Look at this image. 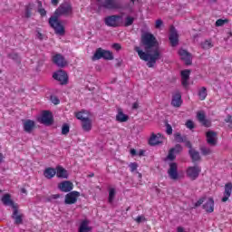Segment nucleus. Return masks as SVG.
Returning a JSON list of instances; mask_svg holds the SVG:
<instances>
[{
  "mask_svg": "<svg viewBox=\"0 0 232 232\" xmlns=\"http://www.w3.org/2000/svg\"><path fill=\"white\" fill-rule=\"evenodd\" d=\"M130 119V116L124 114L122 111V109H118V113L116 115V121L118 122H127V121Z\"/></svg>",
  "mask_w": 232,
  "mask_h": 232,
  "instance_id": "26",
  "label": "nucleus"
},
{
  "mask_svg": "<svg viewBox=\"0 0 232 232\" xmlns=\"http://www.w3.org/2000/svg\"><path fill=\"white\" fill-rule=\"evenodd\" d=\"M133 23H135V17L127 15L125 17L123 26H125V27L131 26V24H133Z\"/></svg>",
  "mask_w": 232,
  "mask_h": 232,
  "instance_id": "32",
  "label": "nucleus"
},
{
  "mask_svg": "<svg viewBox=\"0 0 232 232\" xmlns=\"http://www.w3.org/2000/svg\"><path fill=\"white\" fill-rule=\"evenodd\" d=\"M191 73L190 70H184L181 71V84L182 86H184L185 88H187V86L189 85V75Z\"/></svg>",
  "mask_w": 232,
  "mask_h": 232,
  "instance_id": "18",
  "label": "nucleus"
},
{
  "mask_svg": "<svg viewBox=\"0 0 232 232\" xmlns=\"http://www.w3.org/2000/svg\"><path fill=\"white\" fill-rule=\"evenodd\" d=\"M207 142L209 146H217V132L213 130H208L206 134Z\"/></svg>",
  "mask_w": 232,
  "mask_h": 232,
  "instance_id": "15",
  "label": "nucleus"
},
{
  "mask_svg": "<svg viewBox=\"0 0 232 232\" xmlns=\"http://www.w3.org/2000/svg\"><path fill=\"white\" fill-rule=\"evenodd\" d=\"M115 198V188H111L109 191V202L111 204Z\"/></svg>",
  "mask_w": 232,
  "mask_h": 232,
  "instance_id": "38",
  "label": "nucleus"
},
{
  "mask_svg": "<svg viewBox=\"0 0 232 232\" xmlns=\"http://www.w3.org/2000/svg\"><path fill=\"white\" fill-rule=\"evenodd\" d=\"M179 54L180 56V59L184 61L187 66H189L191 64V53L189 52H188L187 50L181 49L179 51Z\"/></svg>",
  "mask_w": 232,
  "mask_h": 232,
  "instance_id": "13",
  "label": "nucleus"
},
{
  "mask_svg": "<svg viewBox=\"0 0 232 232\" xmlns=\"http://www.w3.org/2000/svg\"><path fill=\"white\" fill-rule=\"evenodd\" d=\"M41 122L46 126L53 124V117L52 116V112L49 111H44L42 115Z\"/></svg>",
  "mask_w": 232,
  "mask_h": 232,
  "instance_id": "11",
  "label": "nucleus"
},
{
  "mask_svg": "<svg viewBox=\"0 0 232 232\" xmlns=\"http://www.w3.org/2000/svg\"><path fill=\"white\" fill-rule=\"evenodd\" d=\"M177 231H178V232H185V231H184V227H177Z\"/></svg>",
  "mask_w": 232,
  "mask_h": 232,
  "instance_id": "59",
  "label": "nucleus"
},
{
  "mask_svg": "<svg viewBox=\"0 0 232 232\" xmlns=\"http://www.w3.org/2000/svg\"><path fill=\"white\" fill-rule=\"evenodd\" d=\"M197 118L202 126H205V128H211V121L206 119V114L204 112H198Z\"/></svg>",
  "mask_w": 232,
  "mask_h": 232,
  "instance_id": "14",
  "label": "nucleus"
},
{
  "mask_svg": "<svg viewBox=\"0 0 232 232\" xmlns=\"http://www.w3.org/2000/svg\"><path fill=\"white\" fill-rule=\"evenodd\" d=\"M186 127L188 128V130H193L195 128V123L191 120H188L186 122Z\"/></svg>",
  "mask_w": 232,
  "mask_h": 232,
  "instance_id": "41",
  "label": "nucleus"
},
{
  "mask_svg": "<svg viewBox=\"0 0 232 232\" xmlns=\"http://www.w3.org/2000/svg\"><path fill=\"white\" fill-rule=\"evenodd\" d=\"M57 173V170H55V169L53 168H47L45 169V170L44 171V175L45 177V179H53L55 177Z\"/></svg>",
  "mask_w": 232,
  "mask_h": 232,
  "instance_id": "28",
  "label": "nucleus"
},
{
  "mask_svg": "<svg viewBox=\"0 0 232 232\" xmlns=\"http://www.w3.org/2000/svg\"><path fill=\"white\" fill-rule=\"evenodd\" d=\"M53 77L55 81H59L61 84H66L68 82V74H66V72L64 71L54 72Z\"/></svg>",
  "mask_w": 232,
  "mask_h": 232,
  "instance_id": "10",
  "label": "nucleus"
},
{
  "mask_svg": "<svg viewBox=\"0 0 232 232\" xmlns=\"http://www.w3.org/2000/svg\"><path fill=\"white\" fill-rule=\"evenodd\" d=\"M75 117H76V119H78V121H83L84 120L88 119V118L82 116V112L76 113Z\"/></svg>",
  "mask_w": 232,
  "mask_h": 232,
  "instance_id": "47",
  "label": "nucleus"
},
{
  "mask_svg": "<svg viewBox=\"0 0 232 232\" xmlns=\"http://www.w3.org/2000/svg\"><path fill=\"white\" fill-rule=\"evenodd\" d=\"M92 61H99V59H105V61H113V53L98 48L92 57Z\"/></svg>",
  "mask_w": 232,
  "mask_h": 232,
  "instance_id": "4",
  "label": "nucleus"
},
{
  "mask_svg": "<svg viewBox=\"0 0 232 232\" xmlns=\"http://www.w3.org/2000/svg\"><path fill=\"white\" fill-rule=\"evenodd\" d=\"M185 143V146L187 148H188L189 150H194L193 146L191 145V141L188 140L187 138L185 139V141H183Z\"/></svg>",
  "mask_w": 232,
  "mask_h": 232,
  "instance_id": "50",
  "label": "nucleus"
},
{
  "mask_svg": "<svg viewBox=\"0 0 232 232\" xmlns=\"http://www.w3.org/2000/svg\"><path fill=\"white\" fill-rule=\"evenodd\" d=\"M2 202L5 206H11L13 209H15V208H17V205H15L12 200L10 194L4 195L2 198Z\"/></svg>",
  "mask_w": 232,
  "mask_h": 232,
  "instance_id": "23",
  "label": "nucleus"
},
{
  "mask_svg": "<svg viewBox=\"0 0 232 232\" xmlns=\"http://www.w3.org/2000/svg\"><path fill=\"white\" fill-rule=\"evenodd\" d=\"M225 122H227V124H232V116L230 114L227 116V118L225 119Z\"/></svg>",
  "mask_w": 232,
  "mask_h": 232,
  "instance_id": "53",
  "label": "nucleus"
},
{
  "mask_svg": "<svg viewBox=\"0 0 232 232\" xmlns=\"http://www.w3.org/2000/svg\"><path fill=\"white\" fill-rule=\"evenodd\" d=\"M169 40L170 41L171 46H177L179 44V33H177V29L174 26L170 27Z\"/></svg>",
  "mask_w": 232,
  "mask_h": 232,
  "instance_id": "12",
  "label": "nucleus"
},
{
  "mask_svg": "<svg viewBox=\"0 0 232 232\" xmlns=\"http://www.w3.org/2000/svg\"><path fill=\"white\" fill-rule=\"evenodd\" d=\"M36 37H37V39H40V41H43V34L38 32L36 34Z\"/></svg>",
  "mask_w": 232,
  "mask_h": 232,
  "instance_id": "58",
  "label": "nucleus"
},
{
  "mask_svg": "<svg viewBox=\"0 0 232 232\" xmlns=\"http://www.w3.org/2000/svg\"><path fill=\"white\" fill-rule=\"evenodd\" d=\"M51 102H53V104H59V102H61V101L59 100V98L57 96H51Z\"/></svg>",
  "mask_w": 232,
  "mask_h": 232,
  "instance_id": "45",
  "label": "nucleus"
},
{
  "mask_svg": "<svg viewBox=\"0 0 232 232\" xmlns=\"http://www.w3.org/2000/svg\"><path fill=\"white\" fill-rule=\"evenodd\" d=\"M71 15H73V6L70 2H63L55 10L53 16L49 18V24L57 35L64 34V26L61 24L59 17H70Z\"/></svg>",
  "mask_w": 232,
  "mask_h": 232,
  "instance_id": "2",
  "label": "nucleus"
},
{
  "mask_svg": "<svg viewBox=\"0 0 232 232\" xmlns=\"http://www.w3.org/2000/svg\"><path fill=\"white\" fill-rule=\"evenodd\" d=\"M130 154L137 155V150L135 149L130 150Z\"/></svg>",
  "mask_w": 232,
  "mask_h": 232,
  "instance_id": "60",
  "label": "nucleus"
},
{
  "mask_svg": "<svg viewBox=\"0 0 232 232\" xmlns=\"http://www.w3.org/2000/svg\"><path fill=\"white\" fill-rule=\"evenodd\" d=\"M146 220L147 219L144 216H138L135 222H137V224H140L141 222H146Z\"/></svg>",
  "mask_w": 232,
  "mask_h": 232,
  "instance_id": "44",
  "label": "nucleus"
},
{
  "mask_svg": "<svg viewBox=\"0 0 232 232\" xmlns=\"http://www.w3.org/2000/svg\"><path fill=\"white\" fill-rule=\"evenodd\" d=\"M58 188L63 193H70L73 189V183L72 181H63L59 184Z\"/></svg>",
  "mask_w": 232,
  "mask_h": 232,
  "instance_id": "16",
  "label": "nucleus"
},
{
  "mask_svg": "<svg viewBox=\"0 0 232 232\" xmlns=\"http://www.w3.org/2000/svg\"><path fill=\"white\" fill-rule=\"evenodd\" d=\"M37 4H38V6H39L40 8L43 6V2L38 1Z\"/></svg>",
  "mask_w": 232,
  "mask_h": 232,
  "instance_id": "64",
  "label": "nucleus"
},
{
  "mask_svg": "<svg viewBox=\"0 0 232 232\" xmlns=\"http://www.w3.org/2000/svg\"><path fill=\"white\" fill-rule=\"evenodd\" d=\"M21 193H24L26 195V193H27L26 188H21Z\"/></svg>",
  "mask_w": 232,
  "mask_h": 232,
  "instance_id": "62",
  "label": "nucleus"
},
{
  "mask_svg": "<svg viewBox=\"0 0 232 232\" xmlns=\"http://www.w3.org/2000/svg\"><path fill=\"white\" fill-rule=\"evenodd\" d=\"M51 3L53 6H57L59 5V0H51Z\"/></svg>",
  "mask_w": 232,
  "mask_h": 232,
  "instance_id": "57",
  "label": "nucleus"
},
{
  "mask_svg": "<svg viewBox=\"0 0 232 232\" xmlns=\"http://www.w3.org/2000/svg\"><path fill=\"white\" fill-rule=\"evenodd\" d=\"M70 133V125L64 123L62 126V135H68Z\"/></svg>",
  "mask_w": 232,
  "mask_h": 232,
  "instance_id": "37",
  "label": "nucleus"
},
{
  "mask_svg": "<svg viewBox=\"0 0 232 232\" xmlns=\"http://www.w3.org/2000/svg\"><path fill=\"white\" fill-rule=\"evenodd\" d=\"M121 19H122V16L119 14L108 15L104 18V23L106 26L111 28H119L121 26Z\"/></svg>",
  "mask_w": 232,
  "mask_h": 232,
  "instance_id": "5",
  "label": "nucleus"
},
{
  "mask_svg": "<svg viewBox=\"0 0 232 232\" xmlns=\"http://www.w3.org/2000/svg\"><path fill=\"white\" fill-rule=\"evenodd\" d=\"M173 153H175V152L171 151V150H170L169 153L168 155V159H169V160H175V155Z\"/></svg>",
  "mask_w": 232,
  "mask_h": 232,
  "instance_id": "52",
  "label": "nucleus"
},
{
  "mask_svg": "<svg viewBox=\"0 0 232 232\" xmlns=\"http://www.w3.org/2000/svg\"><path fill=\"white\" fill-rule=\"evenodd\" d=\"M169 168L168 169V175L171 180H179V165L175 162H170L169 164Z\"/></svg>",
  "mask_w": 232,
  "mask_h": 232,
  "instance_id": "7",
  "label": "nucleus"
},
{
  "mask_svg": "<svg viewBox=\"0 0 232 232\" xmlns=\"http://www.w3.org/2000/svg\"><path fill=\"white\" fill-rule=\"evenodd\" d=\"M188 155H190V159L192 162H198V160H201L200 158V152L198 150H188Z\"/></svg>",
  "mask_w": 232,
  "mask_h": 232,
  "instance_id": "27",
  "label": "nucleus"
},
{
  "mask_svg": "<svg viewBox=\"0 0 232 232\" xmlns=\"http://www.w3.org/2000/svg\"><path fill=\"white\" fill-rule=\"evenodd\" d=\"M34 128H35V121L32 120H26L24 121V131H25V133H32Z\"/></svg>",
  "mask_w": 232,
  "mask_h": 232,
  "instance_id": "20",
  "label": "nucleus"
},
{
  "mask_svg": "<svg viewBox=\"0 0 232 232\" xmlns=\"http://www.w3.org/2000/svg\"><path fill=\"white\" fill-rule=\"evenodd\" d=\"M129 168L130 169L131 173H133V171H137V168H139V164L137 162H131L129 164Z\"/></svg>",
  "mask_w": 232,
  "mask_h": 232,
  "instance_id": "39",
  "label": "nucleus"
},
{
  "mask_svg": "<svg viewBox=\"0 0 232 232\" xmlns=\"http://www.w3.org/2000/svg\"><path fill=\"white\" fill-rule=\"evenodd\" d=\"M112 48L116 50V52H119L120 50H121L122 46H121L120 44H113Z\"/></svg>",
  "mask_w": 232,
  "mask_h": 232,
  "instance_id": "51",
  "label": "nucleus"
},
{
  "mask_svg": "<svg viewBox=\"0 0 232 232\" xmlns=\"http://www.w3.org/2000/svg\"><path fill=\"white\" fill-rule=\"evenodd\" d=\"M53 63L56 64L58 68H64V66L68 64V62H66V59H64V56L61 53H56L53 56Z\"/></svg>",
  "mask_w": 232,
  "mask_h": 232,
  "instance_id": "8",
  "label": "nucleus"
},
{
  "mask_svg": "<svg viewBox=\"0 0 232 232\" xmlns=\"http://www.w3.org/2000/svg\"><path fill=\"white\" fill-rule=\"evenodd\" d=\"M38 12L40 15H42V17H44V15H46V10L44 8L38 9Z\"/></svg>",
  "mask_w": 232,
  "mask_h": 232,
  "instance_id": "54",
  "label": "nucleus"
},
{
  "mask_svg": "<svg viewBox=\"0 0 232 232\" xmlns=\"http://www.w3.org/2000/svg\"><path fill=\"white\" fill-rule=\"evenodd\" d=\"M174 153H180L182 151V145L177 144L174 148L170 149Z\"/></svg>",
  "mask_w": 232,
  "mask_h": 232,
  "instance_id": "40",
  "label": "nucleus"
},
{
  "mask_svg": "<svg viewBox=\"0 0 232 232\" xmlns=\"http://www.w3.org/2000/svg\"><path fill=\"white\" fill-rule=\"evenodd\" d=\"M141 44L145 50H140V47L136 46L134 50L137 52L140 59L147 63L148 68H154L157 61L160 60V47L159 41L155 35L150 33H145L141 35Z\"/></svg>",
  "mask_w": 232,
  "mask_h": 232,
  "instance_id": "1",
  "label": "nucleus"
},
{
  "mask_svg": "<svg viewBox=\"0 0 232 232\" xmlns=\"http://www.w3.org/2000/svg\"><path fill=\"white\" fill-rule=\"evenodd\" d=\"M203 209L207 211V213H213L215 211V200L213 198H209L208 201L203 205Z\"/></svg>",
  "mask_w": 232,
  "mask_h": 232,
  "instance_id": "22",
  "label": "nucleus"
},
{
  "mask_svg": "<svg viewBox=\"0 0 232 232\" xmlns=\"http://www.w3.org/2000/svg\"><path fill=\"white\" fill-rule=\"evenodd\" d=\"M82 128L83 131H91L92 130V120H90V118H85V120H83L82 121Z\"/></svg>",
  "mask_w": 232,
  "mask_h": 232,
  "instance_id": "29",
  "label": "nucleus"
},
{
  "mask_svg": "<svg viewBox=\"0 0 232 232\" xmlns=\"http://www.w3.org/2000/svg\"><path fill=\"white\" fill-rule=\"evenodd\" d=\"M79 197H81V193L79 191L69 192L65 196L64 203L69 204V205L75 204V202H77V198H79Z\"/></svg>",
  "mask_w": 232,
  "mask_h": 232,
  "instance_id": "9",
  "label": "nucleus"
},
{
  "mask_svg": "<svg viewBox=\"0 0 232 232\" xmlns=\"http://www.w3.org/2000/svg\"><path fill=\"white\" fill-rule=\"evenodd\" d=\"M171 104L174 106V108H180V106H182V95L180 92H176L172 96Z\"/></svg>",
  "mask_w": 232,
  "mask_h": 232,
  "instance_id": "19",
  "label": "nucleus"
},
{
  "mask_svg": "<svg viewBox=\"0 0 232 232\" xmlns=\"http://www.w3.org/2000/svg\"><path fill=\"white\" fill-rule=\"evenodd\" d=\"M162 24H164V22H162L161 19H158V20H156V23H155V28H157L159 30V28H160V26H162Z\"/></svg>",
  "mask_w": 232,
  "mask_h": 232,
  "instance_id": "46",
  "label": "nucleus"
},
{
  "mask_svg": "<svg viewBox=\"0 0 232 232\" xmlns=\"http://www.w3.org/2000/svg\"><path fill=\"white\" fill-rule=\"evenodd\" d=\"M56 177L58 179H68V170L61 166L56 167Z\"/></svg>",
  "mask_w": 232,
  "mask_h": 232,
  "instance_id": "25",
  "label": "nucleus"
},
{
  "mask_svg": "<svg viewBox=\"0 0 232 232\" xmlns=\"http://www.w3.org/2000/svg\"><path fill=\"white\" fill-rule=\"evenodd\" d=\"M33 5H25V17L26 19H30L32 17V10H33Z\"/></svg>",
  "mask_w": 232,
  "mask_h": 232,
  "instance_id": "35",
  "label": "nucleus"
},
{
  "mask_svg": "<svg viewBox=\"0 0 232 232\" xmlns=\"http://www.w3.org/2000/svg\"><path fill=\"white\" fill-rule=\"evenodd\" d=\"M198 97L200 101H205L208 97V89L206 87H202L198 92Z\"/></svg>",
  "mask_w": 232,
  "mask_h": 232,
  "instance_id": "33",
  "label": "nucleus"
},
{
  "mask_svg": "<svg viewBox=\"0 0 232 232\" xmlns=\"http://www.w3.org/2000/svg\"><path fill=\"white\" fill-rule=\"evenodd\" d=\"M150 146H158V144H162V140L157 139V134L152 133L149 140Z\"/></svg>",
  "mask_w": 232,
  "mask_h": 232,
  "instance_id": "30",
  "label": "nucleus"
},
{
  "mask_svg": "<svg viewBox=\"0 0 232 232\" xmlns=\"http://www.w3.org/2000/svg\"><path fill=\"white\" fill-rule=\"evenodd\" d=\"M142 155H144V150H140V151H139V156H140V157H142Z\"/></svg>",
  "mask_w": 232,
  "mask_h": 232,
  "instance_id": "63",
  "label": "nucleus"
},
{
  "mask_svg": "<svg viewBox=\"0 0 232 232\" xmlns=\"http://www.w3.org/2000/svg\"><path fill=\"white\" fill-rule=\"evenodd\" d=\"M132 110H139V102H136L132 104Z\"/></svg>",
  "mask_w": 232,
  "mask_h": 232,
  "instance_id": "55",
  "label": "nucleus"
},
{
  "mask_svg": "<svg viewBox=\"0 0 232 232\" xmlns=\"http://www.w3.org/2000/svg\"><path fill=\"white\" fill-rule=\"evenodd\" d=\"M231 193H232V183L228 182L225 184L224 197L221 198V201L227 202L229 200V197H231Z\"/></svg>",
  "mask_w": 232,
  "mask_h": 232,
  "instance_id": "17",
  "label": "nucleus"
},
{
  "mask_svg": "<svg viewBox=\"0 0 232 232\" xmlns=\"http://www.w3.org/2000/svg\"><path fill=\"white\" fill-rule=\"evenodd\" d=\"M227 19L222 20V19H218L216 22V26H224V24H226V23H227Z\"/></svg>",
  "mask_w": 232,
  "mask_h": 232,
  "instance_id": "43",
  "label": "nucleus"
},
{
  "mask_svg": "<svg viewBox=\"0 0 232 232\" xmlns=\"http://www.w3.org/2000/svg\"><path fill=\"white\" fill-rule=\"evenodd\" d=\"M79 232H90L92 231V227H90V221L88 219H84L81 222L79 229Z\"/></svg>",
  "mask_w": 232,
  "mask_h": 232,
  "instance_id": "24",
  "label": "nucleus"
},
{
  "mask_svg": "<svg viewBox=\"0 0 232 232\" xmlns=\"http://www.w3.org/2000/svg\"><path fill=\"white\" fill-rule=\"evenodd\" d=\"M204 198H199L196 203H195V208H199V206H202L204 204Z\"/></svg>",
  "mask_w": 232,
  "mask_h": 232,
  "instance_id": "48",
  "label": "nucleus"
},
{
  "mask_svg": "<svg viewBox=\"0 0 232 232\" xmlns=\"http://www.w3.org/2000/svg\"><path fill=\"white\" fill-rule=\"evenodd\" d=\"M156 139H158L159 140H162V139H164V136H162V134L158 133L156 134Z\"/></svg>",
  "mask_w": 232,
  "mask_h": 232,
  "instance_id": "56",
  "label": "nucleus"
},
{
  "mask_svg": "<svg viewBox=\"0 0 232 232\" xmlns=\"http://www.w3.org/2000/svg\"><path fill=\"white\" fill-rule=\"evenodd\" d=\"M61 197L59 194L53 195V198L57 199Z\"/></svg>",
  "mask_w": 232,
  "mask_h": 232,
  "instance_id": "61",
  "label": "nucleus"
},
{
  "mask_svg": "<svg viewBox=\"0 0 232 232\" xmlns=\"http://www.w3.org/2000/svg\"><path fill=\"white\" fill-rule=\"evenodd\" d=\"M201 171L202 169H200L198 165L188 167L187 169V177L190 179V180H197Z\"/></svg>",
  "mask_w": 232,
  "mask_h": 232,
  "instance_id": "6",
  "label": "nucleus"
},
{
  "mask_svg": "<svg viewBox=\"0 0 232 232\" xmlns=\"http://www.w3.org/2000/svg\"><path fill=\"white\" fill-rule=\"evenodd\" d=\"M8 57L9 59H13L14 61H17V59H19V55L14 53L8 54Z\"/></svg>",
  "mask_w": 232,
  "mask_h": 232,
  "instance_id": "49",
  "label": "nucleus"
},
{
  "mask_svg": "<svg viewBox=\"0 0 232 232\" xmlns=\"http://www.w3.org/2000/svg\"><path fill=\"white\" fill-rule=\"evenodd\" d=\"M166 133H167V135H172V133H173V128L171 127V125L169 123L166 124Z\"/></svg>",
  "mask_w": 232,
  "mask_h": 232,
  "instance_id": "42",
  "label": "nucleus"
},
{
  "mask_svg": "<svg viewBox=\"0 0 232 232\" xmlns=\"http://www.w3.org/2000/svg\"><path fill=\"white\" fill-rule=\"evenodd\" d=\"M200 151H201L202 155H204V156L211 155L213 153V150H211L208 147H201Z\"/></svg>",
  "mask_w": 232,
  "mask_h": 232,
  "instance_id": "36",
  "label": "nucleus"
},
{
  "mask_svg": "<svg viewBox=\"0 0 232 232\" xmlns=\"http://www.w3.org/2000/svg\"><path fill=\"white\" fill-rule=\"evenodd\" d=\"M100 3V6L105 10H126L129 9L130 14H133V8L130 7V4H127L126 6H122V4L119 0H96Z\"/></svg>",
  "mask_w": 232,
  "mask_h": 232,
  "instance_id": "3",
  "label": "nucleus"
},
{
  "mask_svg": "<svg viewBox=\"0 0 232 232\" xmlns=\"http://www.w3.org/2000/svg\"><path fill=\"white\" fill-rule=\"evenodd\" d=\"M213 42L211 40H205L201 43V48L203 50H209L210 48H213Z\"/></svg>",
  "mask_w": 232,
  "mask_h": 232,
  "instance_id": "31",
  "label": "nucleus"
},
{
  "mask_svg": "<svg viewBox=\"0 0 232 232\" xmlns=\"http://www.w3.org/2000/svg\"><path fill=\"white\" fill-rule=\"evenodd\" d=\"M174 139L176 142H186V136H182L180 132H176L174 133Z\"/></svg>",
  "mask_w": 232,
  "mask_h": 232,
  "instance_id": "34",
  "label": "nucleus"
},
{
  "mask_svg": "<svg viewBox=\"0 0 232 232\" xmlns=\"http://www.w3.org/2000/svg\"><path fill=\"white\" fill-rule=\"evenodd\" d=\"M23 214H19V209L17 208V207L14 208L12 218L14 220V224L16 226L23 224Z\"/></svg>",
  "mask_w": 232,
  "mask_h": 232,
  "instance_id": "21",
  "label": "nucleus"
}]
</instances>
